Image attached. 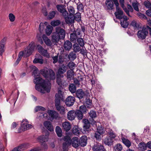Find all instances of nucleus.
<instances>
[{"mask_svg": "<svg viewBox=\"0 0 151 151\" xmlns=\"http://www.w3.org/2000/svg\"><path fill=\"white\" fill-rule=\"evenodd\" d=\"M67 69V66L63 64L59 66L58 70L56 73V82L60 86H66L68 84L65 81H63L62 79V78L64 77L63 74L66 72Z\"/></svg>", "mask_w": 151, "mask_h": 151, "instance_id": "f257e3e1", "label": "nucleus"}, {"mask_svg": "<svg viewBox=\"0 0 151 151\" xmlns=\"http://www.w3.org/2000/svg\"><path fill=\"white\" fill-rule=\"evenodd\" d=\"M34 82L36 84H39L40 86L47 92L50 91L51 88V83L48 80H44L40 77V74H38L35 77Z\"/></svg>", "mask_w": 151, "mask_h": 151, "instance_id": "f03ea898", "label": "nucleus"}, {"mask_svg": "<svg viewBox=\"0 0 151 151\" xmlns=\"http://www.w3.org/2000/svg\"><path fill=\"white\" fill-rule=\"evenodd\" d=\"M40 73L45 78L50 80H53L55 78V73L51 69H42L40 71Z\"/></svg>", "mask_w": 151, "mask_h": 151, "instance_id": "7ed1b4c3", "label": "nucleus"}, {"mask_svg": "<svg viewBox=\"0 0 151 151\" xmlns=\"http://www.w3.org/2000/svg\"><path fill=\"white\" fill-rule=\"evenodd\" d=\"M34 43L32 42L23 51H21L23 53L22 55L24 57L29 56L32 53L35 48Z\"/></svg>", "mask_w": 151, "mask_h": 151, "instance_id": "20e7f679", "label": "nucleus"}, {"mask_svg": "<svg viewBox=\"0 0 151 151\" xmlns=\"http://www.w3.org/2000/svg\"><path fill=\"white\" fill-rule=\"evenodd\" d=\"M64 142L63 144V151H68V147L71 144L72 139L70 137L66 136L63 138Z\"/></svg>", "mask_w": 151, "mask_h": 151, "instance_id": "39448f33", "label": "nucleus"}, {"mask_svg": "<svg viewBox=\"0 0 151 151\" xmlns=\"http://www.w3.org/2000/svg\"><path fill=\"white\" fill-rule=\"evenodd\" d=\"M81 29H77L76 30L74 31L70 35V40L71 41L75 42L76 39L78 37H81Z\"/></svg>", "mask_w": 151, "mask_h": 151, "instance_id": "423d86ee", "label": "nucleus"}, {"mask_svg": "<svg viewBox=\"0 0 151 151\" xmlns=\"http://www.w3.org/2000/svg\"><path fill=\"white\" fill-rule=\"evenodd\" d=\"M148 34V29L147 27H143L141 30L139 31L137 33L138 37L142 40L145 38Z\"/></svg>", "mask_w": 151, "mask_h": 151, "instance_id": "0eeeda50", "label": "nucleus"}, {"mask_svg": "<svg viewBox=\"0 0 151 151\" xmlns=\"http://www.w3.org/2000/svg\"><path fill=\"white\" fill-rule=\"evenodd\" d=\"M21 127L23 131L28 130L32 128V126L29 124H28V121L26 119H24L21 123Z\"/></svg>", "mask_w": 151, "mask_h": 151, "instance_id": "6e6552de", "label": "nucleus"}, {"mask_svg": "<svg viewBox=\"0 0 151 151\" xmlns=\"http://www.w3.org/2000/svg\"><path fill=\"white\" fill-rule=\"evenodd\" d=\"M63 100V96L62 94V91L59 90L57 93H56L55 96V104L60 103L61 100Z\"/></svg>", "mask_w": 151, "mask_h": 151, "instance_id": "1a4fd4ad", "label": "nucleus"}, {"mask_svg": "<svg viewBox=\"0 0 151 151\" xmlns=\"http://www.w3.org/2000/svg\"><path fill=\"white\" fill-rule=\"evenodd\" d=\"M29 146L28 143H23L13 149L11 151H23L27 149Z\"/></svg>", "mask_w": 151, "mask_h": 151, "instance_id": "9d476101", "label": "nucleus"}, {"mask_svg": "<svg viewBox=\"0 0 151 151\" xmlns=\"http://www.w3.org/2000/svg\"><path fill=\"white\" fill-rule=\"evenodd\" d=\"M75 101V98L74 97L69 96L66 99L65 101V103L66 105L68 106H72Z\"/></svg>", "mask_w": 151, "mask_h": 151, "instance_id": "9b49d317", "label": "nucleus"}, {"mask_svg": "<svg viewBox=\"0 0 151 151\" xmlns=\"http://www.w3.org/2000/svg\"><path fill=\"white\" fill-rule=\"evenodd\" d=\"M58 11L61 13L63 16H66L68 14L67 11L64 8L63 5L61 4L57 5L56 6Z\"/></svg>", "mask_w": 151, "mask_h": 151, "instance_id": "f8f14e48", "label": "nucleus"}, {"mask_svg": "<svg viewBox=\"0 0 151 151\" xmlns=\"http://www.w3.org/2000/svg\"><path fill=\"white\" fill-rule=\"evenodd\" d=\"M61 38L63 39L64 38L65 35V30L63 28L60 27H57L56 28L55 32Z\"/></svg>", "mask_w": 151, "mask_h": 151, "instance_id": "ddd939ff", "label": "nucleus"}, {"mask_svg": "<svg viewBox=\"0 0 151 151\" xmlns=\"http://www.w3.org/2000/svg\"><path fill=\"white\" fill-rule=\"evenodd\" d=\"M47 112L50 118L52 120L57 119L59 117V114L55 111L49 110Z\"/></svg>", "mask_w": 151, "mask_h": 151, "instance_id": "4468645a", "label": "nucleus"}, {"mask_svg": "<svg viewBox=\"0 0 151 151\" xmlns=\"http://www.w3.org/2000/svg\"><path fill=\"white\" fill-rule=\"evenodd\" d=\"M75 93L76 96L80 100L84 98L85 96V92L81 89H78L76 90Z\"/></svg>", "mask_w": 151, "mask_h": 151, "instance_id": "2eb2a0df", "label": "nucleus"}, {"mask_svg": "<svg viewBox=\"0 0 151 151\" xmlns=\"http://www.w3.org/2000/svg\"><path fill=\"white\" fill-rule=\"evenodd\" d=\"M83 122L84 124L83 126V129L85 131L88 132L89 130L90 123L87 119H83Z\"/></svg>", "mask_w": 151, "mask_h": 151, "instance_id": "dca6fc26", "label": "nucleus"}, {"mask_svg": "<svg viewBox=\"0 0 151 151\" xmlns=\"http://www.w3.org/2000/svg\"><path fill=\"white\" fill-rule=\"evenodd\" d=\"M113 138L107 135L104 139L103 141L104 143L106 145L109 146H111L113 144Z\"/></svg>", "mask_w": 151, "mask_h": 151, "instance_id": "f3484780", "label": "nucleus"}, {"mask_svg": "<svg viewBox=\"0 0 151 151\" xmlns=\"http://www.w3.org/2000/svg\"><path fill=\"white\" fill-rule=\"evenodd\" d=\"M128 19L126 16H124L123 18L121 19L120 24L121 26L124 28H127L129 25Z\"/></svg>", "mask_w": 151, "mask_h": 151, "instance_id": "a211bd4d", "label": "nucleus"}, {"mask_svg": "<svg viewBox=\"0 0 151 151\" xmlns=\"http://www.w3.org/2000/svg\"><path fill=\"white\" fill-rule=\"evenodd\" d=\"M65 21L67 24L72 23L74 22V15L68 14L66 16H63Z\"/></svg>", "mask_w": 151, "mask_h": 151, "instance_id": "6ab92c4d", "label": "nucleus"}, {"mask_svg": "<svg viewBox=\"0 0 151 151\" xmlns=\"http://www.w3.org/2000/svg\"><path fill=\"white\" fill-rule=\"evenodd\" d=\"M93 148L94 151H106L103 145L100 144L95 145Z\"/></svg>", "mask_w": 151, "mask_h": 151, "instance_id": "aec40b11", "label": "nucleus"}, {"mask_svg": "<svg viewBox=\"0 0 151 151\" xmlns=\"http://www.w3.org/2000/svg\"><path fill=\"white\" fill-rule=\"evenodd\" d=\"M87 137L86 136H83L81 137L80 139H79V145L81 147L85 146L87 144Z\"/></svg>", "mask_w": 151, "mask_h": 151, "instance_id": "412c9836", "label": "nucleus"}, {"mask_svg": "<svg viewBox=\"0 0 151 151\" xmlns=\"http://www.w3.org/2000/svg\"><path fill=\"white\" fill-rule=\"evenodd\" d=\"M76 115V113L75 111H70L68 113L67 118L69 120H73L75 119Z\"/></svg>", "mask_w": 151, "mask_h": 151, "instance_id": "4be33fe9", "label": "nucleus"}, {"mask_svg": "<svg viewBox=\"0 0 151 151\" xmlns=\"http://www.w3.org/2000/svg\"><path fill=\"white\" fill-rule=\"evenodd\" d=\"M55 106L57 111L61 114H64L65 113V108L62 106L60 105V103L55 104Z\"/></svg>", "mask_w": 151, "mask_h": 151, "instance_id": "5701e85b", "label": "nucleus"}, {"mask_svg": "<svg viewBox=\"0 0 151 151\" xmlns=\"http://www.w3.org/2000/svg\"><path fill=\"white\" fill-rule=\"evenodd\" d=\"M79 141L78 138L76 137H74L72 139L71 145L74 147H78L80 146Z\"/></svg>", "mask_w": 151, "mask_h": 151, "instance_id": "b1692460", "label": "nucleus"}, {"mask_svg": "<svg viewBox=\"0 0 151 151\" xmlns=\"http://www.w3.org/2000/svg\"><path fill=\"white\" fill-rule=\"evenodd\" d=\"M6 40V38H4L0 42V55L1 56L2 55L5 51L4 45Z\"/></svg>", "mask_w": 151, "mask_h": 151, "instance_id": "393cba45", "label": "nucleus"}, {"mask_svg": "<svg viewBox=\"0 0 151 151\" xmlns=\"http://www.w3.org/2000/svg\"><path fill=\"white\" fill-rule=\"evenodd\" d=\"M71 128V125L70 123L68 122H65L62 124V128L66 132L68 131Z\"/></svg>", "mask_w": 151, "mask_h": 151, "instance_id": "a878e982", "label": "nucleus"}, {"mask_svg": "<svg viewBox=\"0 0 151 151\" xmlns=\"http://www.w3.org/2000/svg\"><path fill=\"white\" fill-rule=\"evenodd\" d=\"M44 125L50 131L52 132L53 131V127L50 121H47L45 122L44 123Z\"/></svg>", "mask_w": 151, "mask_h": 151, "instance_id": "bb28decb", "label": "nucleus"}, {"mask_svg": "<svg viewBox=\"0 0 151 151\" xmlns=\"http://www.w3.org/2000/svg\"><path fill=\"white\" fill-rule=\"evenodd\" d=\"M66 74V77L68 80L70 81L73 79L74 75V72L73 70H68L67 71Z\"/></svg>", "mask_w": 151, "mask_h": 151, "instance_id": "cd10ccee", "label": "nucleus"}, {"mask_svg": "<svg viewBox=\"0 0 151 151\" xmlns=\"http://www.w3.org/2000/svg\"><path fill=\"white\" fill-rule=\"evenodd\" d=\"M116 12L115 13V14L116 17L121 19L122 18V16L123 15V12L120 8L116 9Z\"/></svg>", "mask_w": 151, "mask_h": 151, "instance_id": "c85d7f7f", "label": "nucleus"}, {"mask_svg": "<svg viewBox=\"0 0 151 151\" xmlns=\"http://www.w3.org/2000/svg\"><path fill=\"white\" fill-rule=\"evenodd\" d=\"M72 47V44L68 40L65 41L64 44V47L66 50H70Z\"/></svg>", "mask_w": 151, "mask_h": 151, "instance_id": "c756f323", "label": "nucleus"}, {"mask_svg": "<svg viewBox=\"0 0 151 151\" xmlns=\"http://www.w3.org/2000/svg\"><path fill=\"white\" fill-rule=\"evenodd\" d=\"M61 37H60L55 32L53 33V35L52 36V41L53 43L58 42L60 39H61Z\"/></svg>", "mask_w": 151, "mask_h": 151, "instance_id": "7c9ffc66", "label": "nucleus"}, {"mask_svg": "<svg viewBox=\"0 0 151 151\" xmlns=\"http://www.w3.org/2000/svg\"><path fill=\"white\" fill-rule=\"evenodd\" d=\"M42 38L45 44L48 46H50L52 44L50 40L45 35H43Z\"/></svg>", "mask_w": 151, "mask_h": 151, "instance_id": "2f4dec72", "label": "nucleus"}, {"mask_svg": "<svg viewBox=\"0 0 151 151\" xmlns=\"http://www.w3.org/2000/svg\"><path fill=\"white\" fill-rule=\"evenodd\" d=\"M37 139L42 143H43L48 141V137L47 135H42L39 137Z\"/></svg>", "mask_w": 151, "mask_h": 151, "instance_id": "473e14b6", "label": "nucleus"}, {"mask_svg": "<svg viewBox=\"0 0 151 151\" xmlns=\"http://www.w3.org/2000/svg\"><path fill=\"white\" fill-rule=\"evenodd\" d=\"M84 105L87 106V108H91L92 107V100L89 98H86Z\"/></svg>", "mask_w": 151, "mask_h": 151, "instance_id": "72a5a7b5", "label": "nucleus"}, {"mask_svg": "<svg viewBox=\"0 0 151 151\" xmlns=\"http://www.w3.org/2000/svg\"><path fill=\"white\" fill-rule=\"evenodd\" d=\"M106 4L107 5V8L108 9H113L114 4L111 0H106Z\"/></svg>", "mask_w": 151, "mask_h": 151, "instance_id": "f704fd0d", "label": "nucleus"}, {"mask_svg": "<svg viewBox=\"0 0 151 151\" xmlns=\"http://www.w3.org/2000/svg\"><path fill=\"white\" fill-rule=\"evenodd\" d=\"M106 132L109 135V136L113 139L114 138L116 137V135L111 129H106Z\"/></svg>", "mask_w": 151, "mask_h": 151, "instance_id": "c9c22d12", "label": "nucleus"}, {"mask_svg": "<svg viewBox=\"0 0 151 151\" xmlns=\"http://www.w3.org/2000/svg\"><path fill=\"white\" fill-rule=\"evenodd\" d=\"M139 149L141 151H144L146 150L147 146V143L145 144L144 142H141L138 145Z\"/></svg>", "mask_w": 151, "mask_h": 151, "instance_id": "e433bc0d", "label": "nucleus"}, {"mask_svg": "<svg viewBox=\"0 0 151 151\" xmlns=\"http://www.w3.org/2000/svg\"><path fill=\"white\" fill-rule=\"evenodd\" d=\"M69 89L72 93H75L76 91V87L74 84L71 83L69 85Z\"/></svg>", "mask_w": 151, "mask_h": 151, "instance_id": "4c0bfd02", "label": "nucleus"}, {"mask_svg": "<svg viewBox=\"0 0 151 151\" xmlns=\"http://www.w3.org/2000/svg\"><path fill=\"white\" fill-rule=\"evenodd\" d=\"M76 52L73 51L71 52L68 55V58L70 60H74L77 58Z\"/></svg>", "mask_w": 151, "mask_h": 151, "instance_id": "58836bf2", "label": "nucleus"}, {"mask_svg": "<svg viewBox=\"0 0 151 151\" xmlns=\"http://www.w3.org/2000/svg\"><path fill=\"white\" fill-rule=\"evenodd\" d=\"M76 113V116L78 120H81L83 119V114L80 111L78 110H76L75 111Z\"/></svg>", "mask_w": 151, "mask_h": 151, "instance_id": "ea45409f", "label": "nucleus"}, {"mask_svg": "<svg viewBox=\"0 0 151 151\" xmlns=\"http://www.w3.org/2000/svg\"><path fill=\"white\" fill-rule=\"evenodd\" d=\"M130 25L133 26L135 29L137 28L138 29L141 28V26L139 24L137 23L135 21H132L131 22Z\"/></svg>", "mask_w": 151, "mask_h": 151, "instance_id": "a19ab883", "label": "nucleus"}, {"mask_svg": "<svg viewBox=\"0 0 151 151\" xmlns=\"http://www.w3.org/2000/svg\"><path fill=\"white\" fill-rule=\"evenodd\" d=\"M55 132L58 137H60L62 136V130L59 126H57L56 127Z\"/></svg>", "mask_w": 151, "mask_h": 151, "instance_id": "79ce46f5", "label": "nucleus"}, {"mask_svg": "<svg viewBox=\"0 0 151 151\" xmlns=\"http://www.w3.org/2000/svg\"><path fill=\"white\" fill-rule=\"evenodd\" d=\"M77 43H75L73 45V50L76 52H79L81 50V47Z\"/></svg>", "mask_w": 151, "mask_h": 151, "instance_id": "37998d69", "label": "nucleus"}, {"mask_svg": "<svg viewBox=\"0 0 151 151\" xmlns=\"http://www.w3.org/2000/svg\"><path fill=\"white\" fill-rule=\"evenodd\" d=\"M53 27L50 25H47L45 29V31L46 34L48 35H49L52 33L53 30Z\"/></svg>", "mask_w": 151, "mask_h": 151, "instance_id": "c03bdc74", "label": "nucleus"}, {"mask_svg": "<svg viewBox=\"0 0 151 151\" xmlns=\"http://www.w3.org/2000/svg\"><path fill=\"white\" fill-rule=\"evenodd\" d=\"M122 140L123 143L127 147H129L131 145V142L129 139L123 138Z\"/></svg>", "mask_w": 151, "mask_h": 151, "instance_id": "a18cd8bd", "label": "nucleus"}, {"mask_svg": "<svg viewBox=\"0 0 151 151\" xmlns=\"http://www.w3.org/2000/svg\"><path fill=\"white\" fill-rule=\"evenodd\" d=\"M77 41L78 44L81 47H83L84 45V42L83 39L80 37H78L76 39V41Z\"/></svg>", "mask_w": 151, "mask_h": 151, "instance_id": "49530a36", "label": "nucleus"}, {"mask_svg": "<svg viewBox=\"0 0 151 151\" xmlns=\"http://www.w3.org/2000/svg\"><path fill=\"white\" fill-rule=\"evenodd\" d=\"M85 105H82L80 106L79 109L78 111H80L83 114H86L87 113V109Z\"/></svg>", "mask_w": 151, "mask_h": 151, "instance_id": "de8ad7c7", "label": "nucleus"}, {"mask_svg": "<svg viewBox=\"0 0 151 151\" xmlns=\"http://www.w3.org/2000/svg\"><path fill=\"white\" fill-rule=\"evenodd\" d=\"M76 64L72 61L70 62L68 65V66L70 69V70H73L76 67Z\"/></svg>", "mask_w": 151, "mask_h": 151, "instance_id": "09e8293b", "label": "nucleus"}, {"mask_svg": "<svg viewBox=\"0 0 151 151\" xmlns=\"http://www.w3.org/2000/svg\"><path fill=\"white\" fill-rule=\"evenodd\" d=\"M23 53L22 52H19L18 55L17 59L14 64V65L16 66L18 64L22 58V57L23 56L22 55Z\"/></svg>", "mask_w": 151, "mask_h": 151, "instance_id": "8fccbe9b", "label": "nucleus"}, {"mask_svg": "<svg viewBox=\"0 0 151 151\" xmlns=\"http://www.w3.org/2000/svg\"><path fill=\"white\" fill-rule=\"evenodd\" d=\"M72 132L76 135H78L79 134L80 130L78 126H74L72 129Z\"/></svg>", "mask_w": 151, "mask_h": 151, "instance_id": "3c124183", "label": "nucleus"}, {"mask_svg": "<svg viewBox=\"0 0 151 151\" xmlns=\"http://www.w3.org/2000/svg\"><path fill=\"white\" fill-rule=\"evenodd\" d=\"M61 23V21L59 20H57L52 21L51 24L53 27L59 25Z\"/></svg>", "mask_w": 151, "mask_h": 151, "instance_id": "603ef678", "label": "nucleus"}, {"mask_svg": "<svg viewBox=\"0 0 151 151\" xmlns=\"http://www.w3.org/2000/svg\"><path fill=\"white\" fill-rule=\"evenodd\" d=\"M77 9L79 11L83 12L84 11V6L81 3H79L77 4Z\"/></svg>", "mask_w": 151, "mask_h": 151, "instance_id": "864d4df0", "label": "nucleus"}, {"mask_svg": "<svg viewBox=\"0 0 151 151\" xmlns=\"http://www.w3.org/2000/svg\"><path fill=\"white\" fill-rule=\"evenodd\" d=\"M74 19H75L76 21L79 22L81 20V15L79 12L76 13L74 15Z\"/></svg>", "mask_w": 151, "mask_h": 151, "instance_id": "5fc2aeb1", "label": "nucleus"}, {"mask_svg": "<svg viewBox=\"0 0 151 151\" xmlns=\"http://www.w3.org/2000/svg\"><path fill=\"white\" fill-rule=\"evenodd\" d=\"M57 11H50L48 15L50 19H52L53 18L55 15L56 13L57 12Z\"/></svg>", "mask_w": 151, "mask_h": 151, "instance_id": "6e6d98bb", "label": "nucleus"}, {"mask_svg": "<svg viewBox=\"0 0 151 151\" xmlns=\"http://www.w3.org/2000/svg\"><path fill=\"white\" fill-rule=\"evenodd\" d=\"M139 4L138 3L137 1L133 2L132 4V5L134 9L137 12L139 11V9L138 7V5Z\"/></svg>", "mask_w": 151, "mask_h": 151, "instance_id": "4d7b16f0", "label": "nucleus"}, {"mask_svg": "<svg viewBox=\"0 0 151 151\" xmlns=\"http://www.w3.org/2000/svg\"><path fill=\"white\" fill-rule=\"evenodd\" d=\"M115 150L116 151H121L122 149V145L120 144H118L114 147Z\"/></svg>", "mask_w": 151, "mask_h": 151, "instance_id": "13d9d810", "label": "nucleus"}, {"mask_svg": "<svg viewBox=\"0 0 151 151\" xmlns=\"http://www.w3.org/2000/svg\"><path fill=\"white\" fill-rule=\"evenodd\" d=\"M46 109L45 108L40 106H37L35 109V111L36 112L40 111H44Z\"/></svg>", "mask_w": 151, "mask_h": 151, "instance_id": "bf43d9fd", "label": "nucleus"}, {"mask_svg": "<svg viewBox=\"0 0 151 151\" xmlns=\"http://www.w3.org/2000/svg\"><path fill=\"white\" fill-rule=\"evenodd\" d=\"M41 86H40L38 85V84L36 85L35 86V88L38 91L40 92L41 93H44V90H43L41 87Z\"/></svg>", "mask_w": 151, "mask_h": 151, "instance_id": "052dcab7", "label": "nucleus"}, {"mask_svg": "<svg viewBox=\"0 0 151 151\" xmlns=\"http://www.w3.org/2000/svg\"><path fill=\"white\" fill-rule=\"evenodd\" d=\"M90 116L92 118H95L96 116V112L93 110H91L89 113Z\"/></svg>", "mask_w": 151, "mask_h": 151, "instance_id": "680f3d73", "label": "nucleus"}, {"mask_svg": "<svg viewBox=\"0 0 151 151\" xmlns=\"http://www.w3.org/2000/svg\"><path fill=\"white\" fill-rule=\"evenodd\" d=\"M68 10L69 12V15H74L75 14V10L74 8L72 6L69 7Z\"/></svg>", "mask_w": 151, "mask_h": 151, "instance_id": "e2e57ef3", "label": "nucleus"}, {"mask_svg": "<svg viewBox=\"0 0 151 151\" xmlns=\"http://www.w3.org/2000/svg\"><path fill=\"white\" fill-rule=\"evenodd\" d=\"M43 60L42 59L36 58H35L33 62L35 63H39L42 64L43 63Z\"/></svg>", "mask_w": 151, "mask_h": 151, "instance_id": "0e129e2a", "label": "nucleus"}, {"mask_svg": "<svg viewBox=\"0 0 151 151\" xmlns=\"http://www.w3.org/2000/svg\"><path fill=\"white\" fill-rule=\"evenodd\" d=\"M94 137L97 140H99L101 139V134L97 132L95 133Z\"/></svg>", "mask_w": 151, "mask_h": 151, "instance_id": "69168bd1", "label": "nucleus"}, {"mask_svg": "<svg viewBox=\"0 0 151 151\" xmlns=\"http://www.w3.org/2000/svg\"><path fill=\"white\" fill-rule=\"evenodd\" d=\"M144 4L146 8L151 9V3L149 1H144Z\"/></svg>", "mask_w": 151, "mask_h": 151, "instance_id": "338daca9", "label": "nucleus"}, {"mask_svg": "<svg viewBox=\"0 0 151 151\" xmlns=\"http://www.w3.org/2000/svg\"><path fill=\"white\" fill-rule=\"evenodd\" d=\"M9 19L11 22H12L14 21L15 19V17L12 14H9Z\"/></svg>", "mask_w": 151, "mask_h": 151, "instance_id": "774afa93", "label": "nucleus"}]
</instances>
